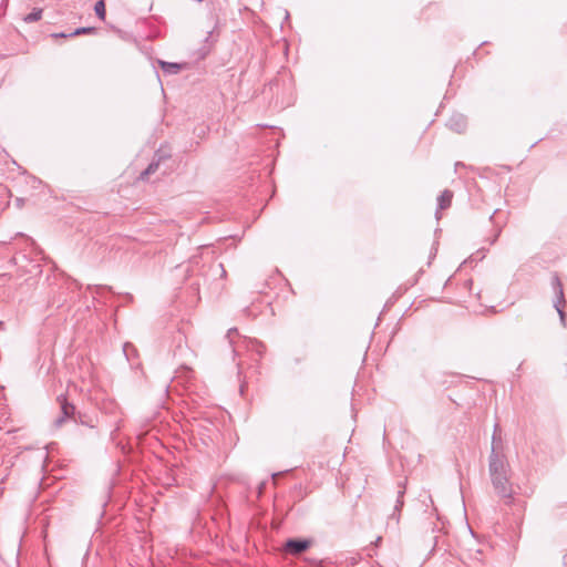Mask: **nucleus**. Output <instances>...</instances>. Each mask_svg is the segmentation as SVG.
<instances>
[{
	"label": "nucleus",
	"mask_w": 567,
	"mask_h": 567,
	"mask_svg": "<svg viewBox=\"0 0 567 567\" xmlns=\"http://www.w3.org/2000/svg\"><path fill=\"white\" fill-rule=\"evenodd\" d=\"M59 401L61 403L62 416H60L55 420V424L58 426H60L66 417H70L71 415H73V413L75 411V406L73 404L69 403L64 398L62 399V396H59Z\"/></svg>",
	"instance_id": "6e6552de"
},
{
	"label": "nucleus",
	"mask_w": 567,
	"mask_h": 567,
	"mask_svg": "<svg viewBox=\"0 0 567 567\" xmlns=\"http://www.w3.org/2000/svg\"><path fill=\"white\" fill-rule=\"evenodd\" d=\"M42 18V9L34 8L29 14L24 17V21L28 23H32L39 21Z\"/></svg>",
	"instance_id": "9b49d317"
},
{
	"label": "nucleus",
	"mask_w": 567,
	"mask_h": 567,
	"mask_svg": "<svg viewBox=\"0 0 567 567\" xmlns=\"http://www.w3.org/2000/svg\"><path fill=\"white\" fill-rule=\"evenodd\" d=\"M51 37L52 38H70L69 33H63V32H61V33H52Z\"/></svg>",
	"instance_id": "6ab92c4d"
},
{
	"label": "nucleus",
	"mask_w": 567,
	"mask_h": 567,
	"mask_svg": "<svg viewBox=\"0 0 567 567\" xmlns=\"http://www.w3.org/2000/svg\"><path fill=\"white\" fill-rule=\"evenodd\" d=\"M498 425H495L494 434L492 437V451L488 457V473L489 477L506 475L511 473V466L504 454L503 442L497 435Z\"/></svg>",
	"instance_id": "f257e3e1"
},
{
	"label": "nucleus",
	"mask_w": 567,
	"mask_h": 567,
	"mask_svg": "<svg viewBox=\"0 0 567 567\" xmlns=\"http://www.w3.org/2000/svg\"><path fill=\"white\" fill-rule=\"evenodd\" d=\"M446 125L452 131L463 133L467 127V118L463 114H453Z\"/></svg>",
	"instance_id": "423d86ee"
},
{
	"label": "nucleus",
	"mask_w": 567,
	"mask_h": 567,
	"mask_svg": "<svg viewBox=\"0 0 567 567\" xmlns=\"http://www.w3.org/2000/svg\"><path fill=\"white\" fill-rule=\"evenodd\" d=\"M226 339L234 357L240 355L241 350L244 349L256 352L258 357H261L265 351V346L261 342L241 338L236 328H230L227 331Z\"/></svg>",
	"instance_id": "f03ea898"
},
{
	"label": "nucleus",
	"mask_w": 567,
	"mask_h": 567,
	"mask_svg": "<svg viewBox=\"0 0 567 567\" xmlns=\"http://www.w3.org/2000/svg\"><path fill=\"white\" fill-rule=\"evenodd\" d=\"M453 199V192L450 189H444L440 196L437 197V210H436V218H440V210L447 209Z\"/></svg>",
	"instance_id": "0eeeda50"
},
{
	"label": "nucleus",
	"mask_w": 567,
	"mask_h": 567,
	"mask_svg": "<svg viewBox=\"0 0 567 567\" xmlns=\"http://www.w3.org/2000/svg\"><path fill=\"white\" fill-rule=\"evenodd\" d=\"M182 374H185V379L186 381H189L193 377H194V371L188 369V368H185L183 369L178 375H176L175 378L178 380L182 378Z\"/></svg>",
	"instance_id": "4468645a"
},
{
	"label": "nucleus",
	"mask_w": 567,
	"mask_h": 567,
	"mask_svg": "<svg viewBox=\"0 0 567 567\" xmlns=\"http://www.w3.org/2000/svg\"><path fill=\"white\" fill-rule=\"evenodd\" d=\"M123 351L126 358L130 360V351L135 352V348L131 343H125L123 347Z\"/></svg>",
	"instance_id": "f3484780"
},
{
	"label": "nucleus",
	"mask_w": 567,
	"mask_h": 567,
	"mask_svg": "<svg viewBox=\"0 0 567 567\" xmlns=\"http://www.w3.org/2000/svg\"><path fill=\"white\" fill-rule=\"evenodd\" d=\"M499 234H501V228L497 229V231H496V234H495V236H494V238L492 240V244H494L496 241V239L499 236Z\"/></svg>",
	"instance_id": "aec40b11"
},
{
	"label": "nucleus",
	"mask_w": 567,
	"mask_h": 567,
	"mask_svg": "<svg viewBox=\"0 0 567 567\" xmlns=\"http://www.w3.org/2000/svg\"><path fill=\"white\" fill-rule=\"evenodd\" d=\"M491 482L497 495L509 503L514 495L509 474L491 477Z\"/></svg>",
	"instance_id": "7ed1b4c3"
},
{
	"label": "nucleus",
	"mask_w": 567,
	"mask_h": 567,
	"mask_svg": "<svg viewBox=\"0 0 567 567\" xmlns=\"http://www.w3.org/2000/svg\"><path fill=\"white\" fill-rule=\"evenodd\" d=\"M237 368H238V374H241V372H243V364H241V362L237 363Z\"/></svg>",
	"instance_id": "412c9836"
},
{
	"label": "nucleus",
	"mask_w": 567,
	"mask_h": 567,
	"mask_svg": "<svg viewBox=\"0 0 567 567\" xmlns=\"http://www.w3.org/2000/svg\"><path fill=\"white\" fill-rule=\"evenodd\" d=\"M215 267H216V269H218L220 271L221 277L226 276V270H225L223 264H217Z\"/></svg>",
	"instance_id": "a211bd4d"
},
{
	"label": "nucleus",
	"mask_w": 567,
	"mask_h": 567,
	"mask_svg": "<svg viewBox=\"0 0 567 567\" xmlns=\"http://www.w3.org/2000/svg\"><path fill=\"white\" fill-rule=\"evenodd\" d=\"M94 11H95V14L101 19V20H105V14H106V10H105V3L103 0H100L95 3L94 6Z\"/></svg>",
	"instance_id": "ddd939ff"
},
{
	"label": "nucleus",
	"mask_w": 567,
	"mask_h": 567,
	"mask_svg": "<svg viewBox=\"0 0 567 567\" xmlns=\"http://www.w3.org/2000/svg\"><path fill=\"white\" fill-rule=\"evenodd\" d=\"M210 35H212V32H208V35H207V38L205 39V42H206V43H208Z\"/></svg>",
	"instance_id": "5701e85b"
},
{
	"label": "nucleus",
	"mask_w": 567,
	"mask_h": 567,
	"mask_svg": "<svg viewBox=\"0 0 567 567\" xmlns=\"http://www.w3.org/2000/svg\"><path fill=\"white\" fill-rule=\"evenodd\" d=\"M161 158L162 157H158L157 159H153L148 164V166L145 168V171H143L141 173V175H140V179L141 181H146L148 178V176H151L152 174H154L158 169Z\"/></svg>",
	"instance_id": "9d476101"
},
{
	"label": "nucleus",
	"mask_w": 567,
	"mask_h": 567,
	"mask_svg": "<svg viewBox=\"0 0 567 567\" xmlns=\"http://www.w3.org/2000/svg\"><path fill=\"white\" fill-rule=\"evenodd\" d=\"M404 493H405L404 488L399 491V495H398V499H396V505H395V511H400V508L403 506V495H404Z\"/></svg>",
	"instance_id": "dca6fc26"
},
{
	"label": "nucleus",
	"mask_w": 567,
	"mask_h": 567,
	"mask_svg": "<svg viewBox=\"0 0 567 567\" xmlns=\"http://www.w3.org/2000/svg\"><path fill=\"white\" fill-rule=\"evenodd\" d=\"M96 29L93 27H81L75 29L73 32L69 33V37H76L82 34H94Z\"/></svg>",
	"instance_id": "f8f14e48"
},
{
	"label": "nucleus",
	"mask_w": 567,
	"mask_h": 567,
	"mask_svg": "<svg viewBox=\"0 0 567 567\" xmlns=\"http://www.w3.org/2000/svg\"><path fill=\"white\" fill-rule=\"evenodd\" d=\"M553 289L555 291V295H556V298H555V301H554V307L555 309L557 310L558 315H559V319H560V322L563 326H566V313L564 311V307L566 305V299H565V296H564V289H563V285H561V281L559 279L558 276H554L553 278Z\"/></svg>",
	"instance_id": "20e7f679"
},
{
	"label": "nucleus",
	"mask_w": 567,
	"mask_h": 567,
	"mask_svg": "<svg viewBox=\"0 0 567 567\" xmlns=\"http://www.w3.org/2000/svg\"><path fill=\"white\" fill-rule=\"evenodd\" d=\"M244 386H245L244 384H241V385H240V392H241V394L244 393Z\"/></svg>",
	"instance_id": "393cba45"
},
{
	"label": "nucleus",
	"mask_w": 567,
	"mask_h": 567,
	"mask_svg": "<svg viewBox=\"0 0 567 567\" xmlns=\"http://www.w3.org/2000/svg\"><path fill=\"white\" fill-rule=\"evenodd\" d=\"M159 65L164 73L166 74H177L179 71L185 69L187 66L186 63H173V62H165L159 61Z\"/></svg>",
	"instance_id": "1a4fd4ad"
},
{
	"label": "nucleus",
	"mask_w": 567,
	"mask_h": 567,
	"mask_svg": "<svg viewBox=\"0 0 567 567\" xmlns=\"http://www.w3.org/2000/svg\"><path fill=\"white\" fill-rule=\"evenodd\" d=\"M208 51H209V49H207V50H205V51L200 52L199 58H202V59H203V58H205V56H206V54L208 53Z\"/></svg>",
	"instance_id": "4be33fe9"
},
{
	"label": "nucleus",
	"mask_w": 567,
	"mask_h": 567,
	"mask_svg": "<svg viewBox=\"0 0 567 567\" xmlns=\"http://www.w3.org/2000/svg\"><path fill=\"white\" fill-rule=\"evenodd\" d=\"M312 545V540L310 539H300V538H289L282 547V550L289 555H300L301 553L309 549Z\"/></svg>",
	"instance_id": "39448f33"
},
{
	"label": "nucleus",
	"mask_w": 567,
	"mask_h": 567,
	"mask_svg": "<svg viewBox=\"0 0 567 567\" xmlns=\"http://www.w3.org/2000/svg\"><path fill=\"white\" fill-rule=\"evenodd\" d=\"M305 561L311 565L312 567H324L323 560H319L317 558H305Z\"/></svg>",
	"instance_id": "2eb2a0df"
},
{
	"label": "nucleus",
	"mask_w": 567,
	"mask_h": 567,
	"mask_svg": "<svg viewBox=\"0 0 567 567\" xmlns=\"http://www.w3.org/2000/svg\"><path fill=\"white\" fill-rule=\"evenodd\" d=\"M381 540H382V538L378 537L377 540H375V544H380Z\"/></svg>",
	"instance_id": "b1692460"
}]
</instances>
